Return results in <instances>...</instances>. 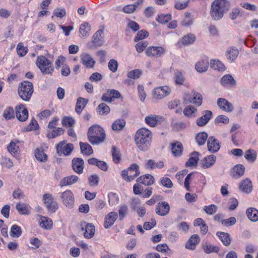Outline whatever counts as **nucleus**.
Segmentation results:
<instances>
[{
    "label": "nucleus",
    "mask_w": 258,
    "mask_h": 258,
    "mask_svg": "<svg viewBox=\"0 0 258 258\" xmlns=\"http://www.w3.org/2000/svg\"><path fill=\"white\" fill-rule=\"evenodd\" d=\"M230 3L227 0H215L211 4L210 15L213 20H221L229 9Z\"/></svg>",
    "instance_id": "nucleus-1"
},
{
    "label": "nucleus",
    "mask_w": 258,
    "mask_h": 258,
    "mask_svg": "<svg viewBox=\"0 0 258 258\" xmlns=\"http://www.w3.org/2000/svg\"><path fill=\"white\" fill-rule=\"evenodd\" d=\"M152 138V132L147 128L142 127L136 132L135 141L138 148L145 151L149 148Z\"/></svg>",
    "instance_id": "nucleus-2"
},
{
    "label": "nucleus",
    "mask_w": 258,
    "mask_h": 258,
    "mask_svg": "<svg viewBox=\"0 0 258 258\" xmlns=\"http://www.w3.org/2000/svg\"><path fill=\"white\" fill-rule=\"evenodd\" d=\"M88 138L92 145L98 144L104 141L105 138V131L99 125H93L88 130Z\"/></svg>",
    "instance_id": "nucleus-3"
},
{
    "label": "nucleus",
    "mask_w": 258,
    "mask_h": 258,
    "mask_svg": "<svg viewBox=\"0 0 258 258\" xmlns=\"http://www.w3.org/2000/svg\"><path fill=\"white\" fill-rule=\"evenodd\" d=\"M33 84L28 81L21 82L18 87V92L20 98L24 101H29L33 93Z\"/></svg>",
    "instance_id": "nucleus-4"
},
{
    "label": "nucleus",
    "mask_w": 258,
    "mask_h": 258,
    "mask_svg": "<svg viewBox=\"0 0 258 258\" xmlns=\"http://www.w3.org/2000/svg\"><path fill=\"white\" fill-rule=\"evenodd\" d=\"M36 64L41 71L45 74H51L54 69L50 61L44 56H38Z\"/></svg>",
    "instance_id": "nucleus-5"
},
{
    "label": "nucleus",
    "mask_w": 258,
    "mask_h": 258,
    "mask_svg": "<svg viewBox=\"0 0 258 258\" xmlns=\"http://www.w3.org/2000/svg\"><path fill=\"white\" fill-rule=\"evenodd\" d=\"M140 173L139 166L137 164L134 163L127 169L122 171L121 176L125 180L131 181L138 176Z\"/></svg>",
    "instance_id": "nucleus-6"
},
{
    "label": "nucleus",
    "mask_w": 258,
    "mask_h": 258,
    "mask_svg": "<svg viewBox=\"0 0 258 258\" xmlns=\"http://www.w3.org/2000/svg\"><path fill=\"white\" fill-rule=\"evenodd\" d=\"M56 150L57 154L59 155L63 154L69 155L73 150V145L72 144H66L65 141H62L57 145Z\"/></svg>",
    "instance_id": "nucleus-7"
},
{
    "label": "nucleus",
    "mask_w": 258,
    "mask_h": 258,
    "mask_svg": "<svg viewBox=\"0 0 258 258\" xmlns=\"http://www.w3.org/2000/svg\"><path fill=\"white\" fill-rule=\"evenodd\" d=\"M16 116L20 121H25L28 117V111L23 104L16 107Z\"/></svg>",
    "instance_id": "nucleus-8"
},
{
    "label": "nucleus",
    "mask_w": 258,
    "mask_h": 258,
    "mask_svg": "<svg viewBox=\"0 0 258 258\" xmlns=\"http://www.w3.org/2000/svg\"><path fill=\"white\" fill-rule=\"evenodd\" d=\"M171 93L170 88L167 86H162L156 88L154 90V97L157 99H161Z\"/></svg>",
    "instance_id": "nucleus-9"
},
{
    "label": "nucleus",
    "mask_w": 258,
    "mask_h": 258,
    "mask_svg": "<svg viewBox=\"0 0 258 258\" xmlns=\"http://www.w3.org/2000/svg\"><path fill=\"white\" fill-rule=\"evenodd\" d=\"M170 211V206L166 202H159L156 208V213L161 216L167 215Z\"/></svg>",
    "instance_id": "nucleus-10"
},
{
    "label": "nucleus",
    "mask_w": 258,
    "mask_h": 258,
    "mask_svg": "<svg viewBox=\"0 0 258 258\" xmlns=\"http://www.w3.org/2000/svg\"><path fill=\"white\" fill-rule=\"evenodd\" d=\"M63 204L68 207H72L74 204V197L71 190H68L61 194Z\"/></svg>",
    "instance_id": "nucleus-11"
},
{
    "label": "nucleus",
    "mask_w": 258,
    "mask_h": 258,
    "mask_svg": "<svg viewBox=\"0 0 258 258\" xmlns=\"http://www.w3.org/2000/svg\"><path fill=\"white\" fill-rule=\"evenodd\" d=\"M165 49L162 47L151 46L147 48L146 53L149 56L159 57L165 53Z\"/></svg>",
    "instance_id": "nucleus-12"
},
{
    "label": "nucleus",
    "mask_w": 258,
    "mask_h": 258,
    "mask_svg": "<svg viewBox=\"0 0 258 258\" xmlns=\"http://www.w3.org/2000/svg\"><path fill=\"white\" fill-rule=\"evenodd\" d=\"M208 150L212 153L218 152L220 148L219 141L213 137H210L208 140Z\"/></svg>",
    "instance_id": "nucleus-13"
},
{
    "label": "nucleus",
    "mask_w": 258,
    "mask_h": 258,
    "mask_svg": "<svg viewBox=\"0 0 258 258\" xmlns=\"http://www.w3.org/2000/svg\"><path fill=\"white\" fill-rule=\"evenodd\" d=\"M212 115V112L210 110H206L204 114L197 119L196 123L199 126L205 125L211 119Z\"/></svg>",
    "instance_id": "nucleus-14"
},
{
    "label": "nucleus",
    "mask_w": 258,
    "mask_h": 258,
    "mask_svg": "<svg viewBox=\"0 0 258 258\" xmlns=\"http://www.w3.org/2000/svg\"><path fill=\"white\" fill-rule=\"evenodd\" d=\"M72 168L73 170L78 174L83 172L84 168V161L82 158H75L72 160Z\"/></svg>",
    "instance_id": "nucleus-15"
},
{
    "label": "nucleus",
    "mask_w": 258,
    "mask_h": 258,
    "mask_svg": "<svg viewBox=\"0 0 258 258\" xmlns=\"http://www.w3.org/2000/svg\"><path fill=\"white\" fill-rule=\"evenodd\" d=\"M118 216L117 213L115 212H111L108 213L105 218V221L104 223V226L105 228L107 229L111 227L116 220Z\"/></svg>",
    "instance_id": "nucleus-16"
},
{
    "label": "nucleus",
    "mask_w": 258,
    "mask_h": 258,
    "mask_svg": "<svg viewBox=\"0 0 258 258\" xmlns=\"http://www.w3.org/2000/svg\"><path fill=\"white\" fill-rule=\"evenodd\" d=\"M184 101L188 100V102L189 103H192L197 105V106H200L202 103V96L201 94L198 92H195L193 95V97L186 95L184 98Z\"/></svg>",
    "instance_id": "nucleus-17"
},
{
    "label": "nucleus",
    "mask_w": 258,
    "mask_h": 258,
    "mask_svg": "<svg viewBox=\"0 0 258 258\" xmlns=\"http://www.w3.org/2000/svg\"><path fill=\"white\" fill-rule=\"evenodd\" d=\"M81 58L82 63L87 68H93L95 61L90 54L83 53L81 55Z\"/></svg>",
    "instance_id": "nucleus-18"
},
{
    "label": "nucleus",
    "mask_w": 258,
    "mask_h": 258,
    "mask_svg": "<svg viewBox=\"0 0 258 258\" xmlns=\"http://www.w3.org/2000/svg\"><path fill=\"white\" fill-rule=\"evenodd\" d=\"M85 224V228L83 226V225L82 224V230L83 231L85 230V232L84 233V236L86 238H92L95 233V227L93 225V224L91 223H87L86 224V223H84Z\"/></svg>",
    "instance_id": "nucleus-19"
},
{
    "label": "nucleus",
    "mask_w": 258,
    "mask_h": 258,
    "mask_svg": "<svg viewBox=\"0 0 258 258\" xmlns=\"http://www.w3.org/2000/svg\"><path fill=\"white\" fill-rule=\"evenodd\" d=\"M217 104L221 109L225 111L231 112L233 109L232 104L225 99H218Z\"/></svg>",
    "instance_id": "nucleus-20"
},
{
    "label": "nucleus",
    "mask_w": 258,
    "mask_h": 258,
    "mask_svg": "<svg viewBox=\"0 0 258 258\" xmlns=\"http://www.w3.org/2000/svg\"><path fill=\"white\" fill-rule=\"evenodd\" d=\"M200 240V238L197 234L192 235L186 242L185 247L189 249L194 250Z\"/></svg>",
    "instance_id": "nucleus-21"
},
{
    "label": "nucleus",
    "mask_w": 258,
    "mask_h": 258,
    "mask_svg": "<svg viewBox=\"0 0 258 258\" xmlns=\"http://www.w3.org/2000/svg\"><path fill=\"white\" fill-rule=\"evenodd\" d=\"M103 33L102 30H99L93 35L92 41L96 46L103 45L104 42L103 37L102 36Z\"/></svg>",
    "instance_id": "nucleus-22"
},
{
    "label": "nucleus",
    "mask_w": 258,
    "mask_h": 258,
    "mask_svg": "<svg viewBox=\"0 0 258 258\" xmlns=\"http://www.w3.org/2000/svg\"><path fill=\"white\" fill-rule=\"evenodd\" d=\"M154 178L151 174H146L140 176L137 179V182H141L145 185H151L154 183Z\"/></svg>",
    "instance_id": "nucleus-23"
},
{
    "label": "nucleus",
    "mask_w": 258,
    "mask_h": 258,
    "mask_svg": "<svg viewBox=\"0 0 258 258\" xmlns=\"http://www.w3.org/2000/svg\"><path fill=\"white\" fill-rule=\"evenodd\" d=\"M216 157L214 155H211L205 157L202 160V164L204 168H208L212 166L216 161Z\"/></svg>",
    "instance_id": "nucleus-24"
},
{
    "label": "nucleus",
    "mask_w": 258,
    "mask_h": 258,
    "mask_svg": "<svg viewBox=\"0 0 258 258\" xmlns=\"http://www.w3.org/2000/svg\"><path fill=\"white\" fill-rule=\"evenodd\" d=\"M78 180V177L76 175L69 176L62 179L59 185L60 186L72 185L76 183Z\"/></svg>",
    "instance_id": "nucleus-25"
},
{
    "label": "nucleus",
    "mask_w": 258,
    "mask_h": 258,
    "mask_svg": "<svg viewBox=\"0 0 258 258\" xmlns=\"http://www.w3.org/2000/svg\"><path fill=\"white\" fill-rule=\"evenodd\" d=\"M171 151L175 156H179L182 154L183 146L181 143L177 142L171 144Z\"/></svg>",
    "instance_id": "nucleus-26"
},
{
    "label": "nucleus",
    "mask_w": 258,
    "mask_h": 258,
    "mask_svg": "<svg viewBox=\"0 0 258 258\" xmlns=\"http://www.w3.org/2000/svg\"><path fill=\"white\" fill-rule=\"evenodd\" d=\"M88 102V100L83 98L82 97H79L77 99L76 111L78 114H80L83 109L85 107L86 105Z\"/></svg>",
    "instance_id": "nucleus-27"
},
{
    "label": "nucleus",
    "mask_w": 258,
    "mask_h": 258,
    "mask_svg": "<svg viewBox=\"0 0 258 258\" xmlns=\"http://www.w3.org/2000/svg\"><path fill=\"white\" fill-rule=\"evenodd\" d=\"M90 25L88 23H84L81 25L79 29L80 35L81 37H87L89 35Z\"/></svg>",
    "instance_id": "nucleus-28"
},
{
    "label": "nucleus",
    "mask_w": 258,
    "mask_h": 258,
    "mask_svg": "<svg viewBox=\"0 0 258 258\" xmlns=\"http://www.w3.org/2000/svg\"><path fill=\"white\" fill-rule=\"evenodd\" d=\"M199 160V153L197 152H193L188 161L185 163L186 167H191L196 166L198 164V161Z\"/></svg>",
    "instance_id": "nucleus-29"
},
{
    "label": "nucleus",
    "mask_w": 258,
    "mask_h": 258,
    "mask_svg": "<svg viewBox=\"0 0 258 258\" xmlns=\"http://www.w3.org/2000/svg\"><path fill=\"white\" fill-rule=\"evenodd\" d=\"M246 215L248 219L253 222L258 220V210L254 208H249L246 211Z\"/></svg>",
    "instance_id": "nucleus-30"
},
{
    "label": "nucleus",
    "mask_w": 258,
    "mask_h": 258,
    "mask_svg": "<svg viewBox=\"0 0 258 258\" xmlns=\"http://www.w3.org/2000/svg\"><path fill=\"white\" fill-rule=\"evenodd\" d=\"M252 187L251 181L247 178L243 180L240 185V189L246 193H249L251 191Z\"/></svg>",
    "instance_id": "nucleus-31"
},
{
    "label": "nucleus",
    "mask_w": 258,
    "mask_h": 258,
    "mask_svg": "<svg viewBox=\"0 0 258 258\" xmlns=\"http://www.w3.org/2000/svg\"><path fill=\"white\" fill-rule=\"evenodd\" d=\"M209 62L208 60H203L198 61L195 66L196 70L202 73L206 72L208 68Z\"/></svg>",
    "instance_id": "nucleus-32"
},
{
    "label": "nucleus",
    "mask_w": 258,
    "mask_h": 258,
    "mask_svg": "<svg viewBox=\"0 0 258 258\" xmlns=\"http://www.w3.org/2000/svg\"><path fill=\"white\" fill-rule=\"evenodd\" d=\"M217 234L224 245L226 246H228L230 245L231 243V239L230 238V235L228 233L223 232H218Z\"/></svg>",
    "instance_id": "nucleus-33"
},
{
    "label": "nucleus",
    "mask_w": 258,
    "mask_h": 258,
    "mask_svg": "<svg viewBox=\"0 0 258 258\" xmlns=\"http://www.w3.org/2000/svg\"><path fill=\"white\" fill-rule=\"evenodd\" d=\"M52 226V221L51 219L45 217L41 218L40 226L45 229H51Z\"/></svg>",
    "instance_id": "nucleus-34"
},
{
    "label": "nucleus",
    "mask_w": 258,
    "mask_h": 258,
    "mask_svg": "<svg viewBox=\"0 0 258 258\" xmlns=\"http://www.w3.org/2000/svg\"><path fill=\"white\" fill-rule=\"evenodd\" d=\"M7 149L11 154L14 156H17L20 152L19 147L14 142H11L7 146Z\"/></svg>",
    "instance_id": "nucleus-35"
},
{
    "label": "nucleus",
    "mask_w": 258,
    "mask_h": 258,
    "mask_svg": "<svg viewBox=\"0 0 258 258\" xmlns=\"http://www.w3.org/2000/svg\"><path fill=\"white\" fill-rule=\"evenodd\" d=\"M81 152L85 155H90L93 153L92 147L88 143H80Z\"/></svg>",
    "instance_id": "nucleus-36"
},
{
    "label": "nucleus",
    "mask_w": 258,
    "mask_h": 258,
    "mask_svg": "<svg viewBox=\"0 0 258 258\" xmlns=\"http://www.w3.org/2000/svg\"><path fill=\"white\" fill-rule=\"evenodd\" d=\"M221 84L224 85H230L234 86L236 85V81L233 77L230 75H226L224 76L221 80Z\"/></svg>",
    "instance_id": "nucleus-37"
},
{
    "label": "nucleus",
    "mask_w": 258,
    "mask_h": 258,
    "mask_svg": "<svg viewBox=\"0 0 258 258\" xmlns=\"http://www.w3.org/2000/svg\"><path fill=\"white\" fill-rule=\"evenodd\" d=\"M10 234L13 238L19 237L22 234V230L20 227L17 225H13L11 228Z\"/></svg>",
    "instance_id": "nucleus-38"
},
{
    "label": "nucleus",
    "mask_w": 258,
    "mask_h": 258,
    "mask_svg": "<svg viewBox=\"0 0 258 258\" xmlns=\"http://www.w3.org/2000/svg\"><path fill=\"white\" fill-rule=\"evenodd\" d=\"M145 120L148 125L151 127H154L158 122L157 116L150 114L145 117Z\"/></svg>",
    "instance_id": "nucleus-39"
},
{
    "label": "nucleus",
    "mask_w": 258,
    "mask_h": 258,
    "mask_svg": "<svg viewBox=\"0 0 258 258\" xmlns=\"http://www.w3.org/2000/svg\"><path fill=\"white\" fill-rule=\"evenodd\" d=\"M210 66L213 69L219 71L225 70L224 65L218 60L212 59L210 61Z\"/></svg>",
    "instance_id": "nucleus-40"
},
{
    "label": "nucleus",
    "mask_w": 258,
    "mask_h": 258,
    "mask_svg": "<svg viewBox=\"0 0 258 258\" xmlns=\"http://www.w3.org/2000/svg\"><path fill=\"white\" fill-rule=\"evenodd\" d=\"M111 154L113 161L115 163H118L121 160V154L119 149L115 146L112 147Z\"/></svg>",
    "instance_id": "nucleus-41"
},
{
    "label": "nucleus",
    "mask_w": 258,
    "mask_h": 258,
    "mask_svg": "<svg viewBox=\"0 0 258 258\" xmlns=\"http://www.w3.org/2000/svg\"><path fill=\"white\" fill-rule=\"evenodd\" d=\"M239 51L237 49L234 48H229L226 53L227 57L231 60H233L238 56Z\"/></svg>",
    "instance_id": "nucleus-42"
},
{
    "label": "nucleus",
    "mask_w": 258,
    "mask_h": 258,
    "mask_svg": "<svg viewBox=\"0 0 258 258\" xmlns=\"http://www.w3.org/2000/svg\"><path fill=\"white\" fill-rule=\"evenodd\" d=\"M203 249L205 253L209 254L212 252H218L219 248L218 246H213L210 243H206L203 245Z\"/></svg>",
    "instance_id": "nucleus-43"
},
{
    "label": "nucleus",
    "mask_w": 258,
    "mask_h": 258,
    "mask_svg": "<svg viewBox=\"0 0 258 258\" xmlns=\"http://www.w3.org/2000/svg\"><path fill=\"white\" fill-rule=\"evenodd\" d=\"M110 112V108L104 103L100 104L97 107V112L100 115L107 114Z\"/></svg>",
    "instance_id": "nucleus-44"
},
{
    "label": "nucleus",
    "mask_w": 258,
    "mask_h": 258,
    "mask_svg": "<svg viewBox=\"0 0 258 258\" xmlns=\"http://www.w3.org/2000/svg\"><path fill=\"white\" fill-rule=\"evenodd\" d=\"M125 124V121L123 119H117L114 121L112 125V128L114 131L121 130Z\"/></svg>",
    "instance_id": "nucleus-45"
},
{
    "label": "nucleus",
    "mask_w": 258,
    "mask_h": 258,
    "mask_svg": "<svg viewBox=\"0 0 258 258\" xmlns=\"http://www.w3.org/2000/svg\"><path fill=\"white\" fill-rule=\"evenodd\" d=\"M208 138V135L205 132L200 133L196 137V140L198 144L200 145H203Z\"/></svg>",
    "instance_id": "nucleus-46"
},
{
    "label": "nucleus",
    "mask_w": 258,
    "mask_h": 258,
    "mask_svg": "<svg viewBox=\"0 0 258 258\" xmlns=\"http://www.w3.org/2000/svg\"><path fill=\"white\" fill-rule=\"evenodd\" d=\"M35 156L36 159L41 162H45L47 159V156L42 150L36 149L35 152Z\"/></svg>",
    "instance_id": "nucleus-47"
},
{
    "label": "nucleus",
    "mask_w": 258,
    "mask_h": 258,
    "mask_svg": "<svg viewBox=\"0 0 258 258\" xmlns=\"http://www.w3.org/2000/svg\"><path fill=\"white\" fill-rule=\"evenodd\" d=\"M3 116L7 120H9L14 118L15 116V113L13 107H7L4 111Z\"/></svg>",
    "instance_id": "nucleus-48"
},
{
    "label": "nucleus",
    "mask_w": 258,
    "mask_h": 258,
    "mask_svg": "<svg viewBox=\"0 0 258 258\" xmlns=\"http://www.w3.org/2000/svg\"><path fill=\"white\" fill-rule=\"evenodd\" d=\"M63 133L64 130L61 127H58L55 130H53L51 133H48L47 137L49 139H52L60 136Z\"/></svg>",
    "instance_id": "nucleus-49"
},
{
    "label": "nucleus",
    "mask_w": 258,
    "mask_h": 258,
    "mask_svg": "<svg viewBox=\"0 0 258 258\" xmlns=\"http://www.w3.org/2000/svg\"><path fill=\"white\" fill-rule=\"evenodd\" d=\"M244 157L250 162H254L256 158V153L254 150H248L246 151Z\"/></svg>",
    "instance_id": "nucleus-50"
},
{
    "label": "nucleus",
    "mask_w": 258,
    "mask_h": 258,
    "mask_svg": "<svg viewBox=\"0 0 258 258\" xmlns=\"http://www.w3.org/2000/svg\"><path fill=\"white\" fill-rule=\"evenodd\" d=\"M217 206L214 204H212L209 206H205L203 208V210L208 215H213L217 212Z\"/></svg>",
    "instance_id": "nucleus-51"
},
{
    "label": "nucleus",
    "mask_w": 258,
    "mask_h": 258,
    "mask_svg": "<svg viewBox=\"0 0 258 258\" xmlns=\"http://www.w3.org/2000/svg\"><path fill=\"white\" fill-rule=\"evenodd\" d=\"M171 19V16L170 14L159 15L156 20L162 24L168 22Z\"/></svg>",
    "instance_id": "nucleus-52"
},
{
    "label": "nucleus",
    "mask_w": 258,
    "mask_h": 258,
    "mask_svg": "<svg viewBox=\"0 0 258 258\" xmlns=\"http://www.w3.org/2000/svg\"><path fill=\"white\" fill-rule=\"evenodd\" d=\"M142 74V71L139 69L131 71L127 73V77L133 79H137L140 77Z\"/></svg>",
    "instance_id": "nucleus-53"
},
{
    "label": "nucleus",
    "mask_w": 258,
    "mask_h": 258,
    "mask_svg": "<svg viewBox=\"0 0 258 258\" xmlns=\"http://www.w3.org/2000/svg\"><path fill=\"white\" fill-rule=\"evenodd\" d=\"M17 51L20 56H24L27 53L28 48L24 47L22 43H19L17 46Z\"/></svg>",
    "instance_id": "nucleus-54"
},
{
    "label": "nucleus",
    "mask_w": 258,
    "mask_h": 258,
    "mask_svg": "<svg viewBox=\"0 0 258 258\" xmlns=\"http://www.w3.org/2000/svg\"><path fill=\"white\" fill-rule=\"evenodd\" d=\"M128 211L127 206L123 204L121 205L118 210L119 220H122L126 216Z\"/></svg>",
    "instance_id": "nucleus-55"
},
{
    "label": "nucleus",
    "mask_w": 258,
    "mask_h": 258,
    "mask_svg": "<svg viewBox=\"0 0 258 258\" xmlns=\"http://www.w3.org/2000/svg\"><path fill=\"white\" fill-rule=\"evenodd\" d=\"M16 209L20 214H28L29 211L26 204H21L20 203L17 204L16 206Z\"/></svg>",
    "instance_id": "nucleus-56"
},
{
    "label": "nucleus",
    "mask_w": 258,
    "mask_h": 258,
    "mask_svg": "<svg viewBox=\"0 0 258 258\" xmlns=\"http://www.w3.org/2000/svg\"><path fill=\"white\" fill-rule=\"evenodd\" d=\"M185 19L182 21V24L184 26H188L192 24L193 20L191 18V13L187 12L184 14Z\"/></svg>",
    "instance_id": "nucleus-57"
},
{
    "label": "nucleus",
    "mask_w": 258,
    "mask_h": 258,
    "mask_svg": "<svg viewBox=\"0 0 258 258\" xmlns=\"http://www.w3.org/2000/svg\"><path fill=\"white\" fill-rule=\"evenodd\" d=\"M186 123L182 121L175 122L172 123V128L175 131L183 130L186 128Z\"/></svg>",
    "instance_id": "nucleus-58"
},
{
    "label": "nucleus",
    "mask_w": 258,
    "mask_h": 258,
    "mask_svg": "<svg viewBox=\"0 0 258 258\" xmlns=\"http://www.w3.org/2000/svg\"><path fill=\"white\" fill-rule=\"evenodd\" d=\"M233 170L235 172L236 174L238 177H240L243 175L245 171V168L243 165L238 164L234 167Z\"/></svg>",
    "instance_id": "nucleus-59"
},
{
    "label": "nucleus",
    "mask_w": 258,
    "mask_h": 258,
    "mask_svg": "<svg viewBox=\"0 0 258 258\" xmlns=\"http://www.w3.org/2000/svg\"><path fill=\"white\" fill-rule=\"evenodd\" d=\"M196 40V38L193 34H190L185 36L182 38V42L184 44H190Z\"/></svg>",
    "instance_id": "nucleus-60"
},
{
    "label": "nucleus",
    "mask_w": 258,
    "mask_h": 258,
    "mask_svg": "<svg viewBox=\"0 0 258 258\" xmlns=\"http://www.w3.org/2000/svg\"><path fill=\"white\" fill-rule=\"evenodd\" d=\"M149 36L148 32L145 30H142L139 31L137 36L135 38V41L137 42L140 40H142Z\"/></svg>",
    "instance_id": "nucleus-61"
},
{
    "label": "nucleus",
    "mask_w": 258,
    "mask_h": 258,
    "mask_svg": "<svg viewBox=\"0 0 258 258\" xmlns=\"http://www.w3.org/2000/svg\"><path fill=\"white\" fill-rule=\"evenodd\" d=\"M236 222V218L233 217H231L227 219L222 220L221 222L222 224L226 227L232 226L235 224Z\"/></svg>",
    "instance_id": "nucleus-62"
},
{
    "label": "nucleus",
    "mask_w": 258,
    "mask_h": 258,
    "mask_svg": "<svg viewBox=\"0 0 258 258\" xmlns=\"http://www.w3.org/2000/svg\"><path fill=\"white\" fill-rule=\"evenodd\" d=\"M197 111V108L191 106H186L184 110L183 113L186 116H189L192 114L196 113Z\"/></svg>",
    "instance_id": "nucleus-63"
},
{
    "label": "nucleus",
    "mask_w": 258,
    "mask_h": 258,
    "mask_svg": "<svg viewBox=\"0 0 258 258\" xmlns=\"http://www.w3.org/2000/svg\"><path fill=\"white\" fill-rule=\"evenodd\" d=\"M148 42L145 41H143L138 43L136 45V48L137 51L138 52H141L143 51L145 49L146 47L148 46Z\"/></svg>",
    "instance_id": "nucleus-64"
}]
</instances>
